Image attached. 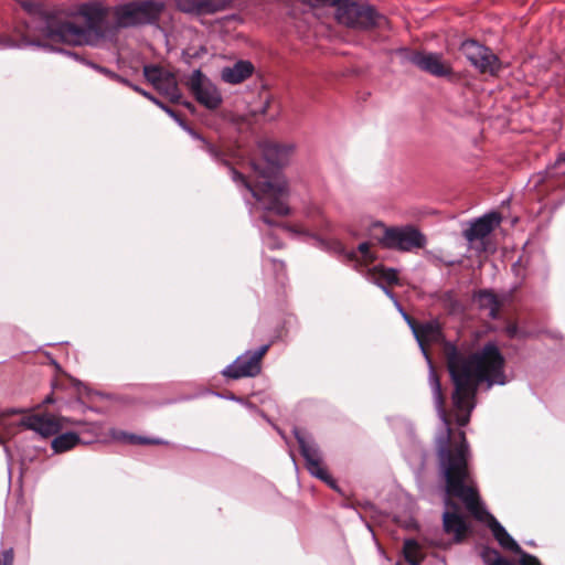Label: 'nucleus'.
I'll return each instance as SVG.
<instances>
[{
  "mask_svg": "<svg viewBox=\"0 0 565 565\" xmlns=\"http://www.w3.org/2000/svg\"><path fill=\"white\" fill-rule=\"evenodd\" d=\"M164 6L153 0L107 7L100 1L75 4L67 10L32 14L17 28L15 38H6L7 47L39 46L56 50L57 44L100 45L117 41L121 29L150 24Z\"/></svg>",
  "mask_w": 565,
  "mask_h": 565,
  "instance_id": "f257e3e1",
  "label": "nucleus"
},
{
  "mask_svg": "<svg viewBox=\"0 0 565 565\" xmlns=\"http://www.w3.org/2000/svg\"><path fill=\"white\" fill-rule=\"evenodd\" d=\"M429 384L433 398L445 433L438 437V459L443 477L446 479L449 495L460 500L467 511L478 521L487 522L494 539L507 550L518 552L520 546L498 520L483 507L477 483L468 466L469 448L463 431L454 434L445 409V399L439 379L430 369Z\"/></svg>",
  "mask_w": 565,
  "mask_h": 565,
  "instance_id": "f03ea898",
  "label": "nucleus"
},
{
  "mask_svg": "<svg viewBox=\"0 0 565 565\" xmlns=\"http://www.w3.org/2000/svg\"><path fill=\"white\" fill-rule=\"evenodd\" d=\"M447 366L455 385L451 396L454 417L459 426L469 423L479 384L503 385L507 382L504 358L498 347L489 342L480 351L468 354L451 342L444 347Z\"/></svg>",
  "mask_w": 565,
  "mask_h": 565,
  "instance_id": "7ed1b4c3",
  "label": "nucleus"
},
{
  "mask_svg": "<svg viewBox=\"0 0 565 565\" xmlns=\"http://www.w3.org/2000/svg\"><path fill=\"white\" fill-rule=\"evenodd\" d=\"M260 153L267 163V168L260 170L258 163L253 162L254 170L259 171V178L255 182H249L243 174L231 169L232 178L235 182L244 184L253 196L262 204L263 209L277 215H288L289 206L287 199L289 190L285 177L275 171V168L287 164L295 151L292 145H280L271 141H265L259 145Z\"/></svg>",
  "mask_w": 565,
  "mask_h": 565,
  "instance_id": "20e7f679",
  "label": "nucleus"
},
{
  "mask_svg": "<svg viewBox=\"0 0 565 565\" xmlns=\"http://www.w3.org/2000/svg\"><path fill=\"white\" fill-rule=\"evenodd\" d=\"M335 19L349 28L364 30L379 25L383 18L369 4L340 0L335 8Z\"/></svg>",
  "mask_w": 565,
  "mask_h": 565,
  "instance_id": "39448f33",
  "label": "nucleus"
},
{
  "mask_svg": "<svg viewBox=\"0 0 565 565\" xmlns=\"http://www.w3.org/2000/svg\"><path fill=\"white\" fill-rule=\"evenodd\" d=\"M380 243L386 248L409 252L414 248L424 247L426 238L413 226L385 227Z\"/></svg>",
  "mask_w": 565,
  "mask_h": 565,
  "instance_id": "423d86ee",
  "label": "nucleus"
},
{
  "mask_svg": "<svg viewBox=\"0 0 565 565\" xmlns=\"http://www.w3.org/2000/svg\"><path fill=\"white\" fill-rule=\"evenodd\" d=\"M268 348L269 345L265 344L256 351H247L239 355L223 371V375L234 380L258 375L262 370V360Z\"/></svg>",
  "mask_w": 565,
  "mask_h": 565,
  "instance_id": "0eeeda50",
  "label": "nucleus"
},
{
  "mask_svg": "<svg viewBox=\"0 0 565 565\" xmlns=\"http://www.w3.org/2000/svg\"><path fill=\"white\" fill-rule=\"evenodd\" d=\"M467 60L481 73L495 75L500 70V61L490 49L479 44L473 40H467L460 47Z\"/></svg>",
  "mask_w": 565,
  "mask_h": 565,
  "instance_id": "6e6552de",
  "label": "nucleus"
},
{
  "mask_svg": "<svg viewBox=\"0 0 565 565\" xmlns=\"http://www.w3.org/2000/svg\"><path fill=\"white\" fill-rule=\"evenodd\" d=\"M296 439L299 444L301 455L306 460V466L309 472L327 482L331 488L335 489L334 480H332L322 465V457L317 445L300 431H296Z\"/></svg>",
  "mask_w": 565,
  "mask_h": 565,
  "instance_id": "1a4fd4ad",
  "label": "nucleus"
},
{
  "mask_svg": "<svg viewBox=\"0 0 565 565\" xmlns=\"http://www.w3.org/2000/svg\"><path fill=\"white\" fill-rule=\"evenodd\" d=\"M146 79L171 102H178L181 97L175 76L159 66L146 65L143 67Z\"/></svg>",
  "mask_w": 565,
  "mask_h": 565,
  "instance_id": "9d476101",
  "label": "nucleus"
},
{
  "mask_svg": "<svg viewBox=\"0 0 565 565\" xmlns=\"http://www.w3.org/2000/svg\"><path fill=\"white\" fill-rule=\"evenodd\" d=\"M189 85L200 104L210 109H215L220 106L222 102L220 92L201 71H194L192 73Z\"/></svg>",
  "mask_w": 565,
  "mask_h": 565,
  "instance_id": "9b49d317",
  "label": "nucleus"
},
{
  "mask_svg": "<svg viewBox=\"0 0 565 565\" xmlns=\"http://www.w3.org/2000/svg\"><path fill=\"white\" fill-rule=\"evenodd\" d=\"M446 481V479L444 478ZM446 499L445 505L447 510L443 514L444 530L447 534L452 535L456 542H460L468 531V525L465 516L459 512V507L455 503L447 492V483L445 482Z\"/></svg>",
  "mask_w": 565,
  "mask_h": 565,
  "instance_id": "f8f14e48",
  "label": "nucleus"
},
{
  "mask_svg": "<svg viewBox=\"0 0 565 565\" xmlns=\"http://www.w3.org/2000/svg\"><path fill=\"white\" fill-rule=\"evenodd\" d=\"M14 425L33 430L43 438H49L57 434L62 428L57 418L51 414L25 413Z\"/></svg>",
  "mask_w": 565,
  "mask_h": 565,
  "instance_id": "ddd939ff",
  "label": "nucleus"
},
{
  "mask_svg": "<svg viewBox=\"0 0 565 565\" xmlns=\"http://www.w3.org/2000/svg\"><path fill=\"white\" fill-rule=\"evenodd\" d=\"M241 0H178V8L198 15L212 14L233 7H239Z\"/></svg>",
  "mask_w": 565,
  "mask_h": 565,
  "instance_id": "4468645a",
  "label": "nucleus"
},
{
  "mask_svg": "<svg viewBox=\"0 0 565 565\" xmlns=\"http://www.w3.org/2000/svg\"><path fill=\"white\" fill-rule=\"evenodd\" d=\"M404 317L407 319L423 353L428 359L426 347L431 343H438L443 340L440 324L435 320L427 321L424 323H416L415 321L411 320L405 313Z\"/></svg>",
  "mask_w": 565,
  "mask_h": 565,
  "instance_id": "2eb2a0df",
  "label": "nucleus"
},
{
  "mask_svg": "<svg viewBox=\"0 0 565 565\" xmlns=\"http://www.w3.org/2000/svg\"><path fill=\"white\" fill-rule=\"evenodd\" d=\"M411 61L420 70L437 77L451 74V66L443 61L440 54L415 52L412 54Z\"/></svg>",
  "mask_w": 565,
  "mask_h": 565,
  "instance_id": "dca6fc26",
  "label": "nucleus"
},
{
  "mask_svg": "<svg viewBox=\"0 0 565 565\" xmlns=\"http://www.w3.org/2000/svg\"><path fill=\"white\" fill-rule=\"evenodd\" d=\"M500 223V216L497 213L486 214L471 222L470 226L465 230L463 236L469 243L486 238L497 225Z\"/></svg>",
  "mask_w": 565,
  "mask_h": 565,
  "instance_id": "f3484780",
  "label": "nucleus"
},
{
  "mask_svg": "<svg viewBox=\"0 0 565 565\" xmlns=\"http://www.w3.org/2000/svg\"><path fill=\"white\" fill-rule=\"evenodd\" d=\"M366 278L370 281L381 286L383 288V290L385 291V294L390 298L394 299L393 294L386 287H384V285L397 284V280H398L397 270H395L393 268H386L382 265H376V266H373L372 268L367 269Z\"/></svg>",
  "mask_w": 565,
  "mask_h": 565,
  "instance_id": "a211bd4d",
  "label": "nucleus"
},
{
  "mask_svg": "<svg viewBox=\"0 0 565 565\" xmlns=\"http://www.w3.org/2000/svg\"><path fill=\"white\" fill-rule=\"evenodd\" d=\"M254 66L248 61H238L232 66L223 67L221 78L227 84L236 85L252 76Z\"/></svg>",
  "mask_w": 565,
  "mask_h": 565,
  "instance_id": "6ab92c4d",
  "label": "nucleus"
},
{
  "mask_svg": "<svg viewBox=\"0 0 565 565\" xmlns=\"http://www.w3.org/2000/svg\"><path fill=\"white\" fill-rule=\"evenodd\" d=\"M476 301L480 308L489 310L491 318H498L501 302L495 294L489 290H481L476 295Z\"/></svg>",
  "mask_w": 565,
  "mask_h": 565,
  "instance_id": "aec40b11",
  "label": "nucleus"
},
{
  "mask_svg": "<svg viewBox=\"0 0 565 565\" xmlns=\"http://www.w3.org/2000/svg\"><path fill=\"white\" fill-rule=\"evenodd\" d=\"M79 443V437L75 433H64L55 437L51 447L55 452H64L74 448Z\"/></svg>",
  "mask_w": 565,
  "mask_h": 565,
  "instance_id": "412c9836",
  "label": "nucleus"
},
{
  "mask_svg": "<svg viewBox=\"0 0 565 565\" xmlns=\"http://www.w3.org/2000/svg\"><path fill=\"white\" fill-rule=\"evenodd\" d=\"M326 248L334 255L341 257L344 262L355 260L358 257V254L354 252V249H347L342 242L338 239H330L327 242Z\"/></svg>",
  "mask_w": 565,
  "mask_h": 565,
  "instance_id": "4be33fe9",
  "label": "nucleus"
},
{
  "mask_svg": "<svg viewBox=\"0 0 565 565\" xmlns=\"http://www.w3.org/2000/svg\"><path fill=\"white\" fill-rule=\"evenodd\" d=\"M404 556L411 565H419L423 555L419 544L415 540H406L403 547Z\"/></svg>",
  "mask_w": 565,
  "mask_h": 565,
  "instance_id": "5701e85b",
  "label": "nucleus"
},
{
  "mask_svg": "<svg viewBox=\"0 0 565 565\" xmlns=\"http://www.w3.org/2000/svg\"><path fill=\"white\" fill-rule=\"evenodd\" d=\"M370 247H371L370 243H367V242L361 243L358 246V249H354V252H356V254H358L356 259L348 260V263H354L356 267L372 263L375 259V257L371 253Z\"/></svg>",
  "mask_w": 565,
  "mask_h": 565,
  "instance_id": "b1692460",
  "label": "nucleus"
},
{
  "mask_svg": "<svg viewBox=\"0 0 565 565\" xmlns=\"http://www.w3.org/2000/svg\"><path fill=\"white\" fill-rule=\"evenodd\" d=\"M113 437L117 440H121V441H125L128 444H134V445H136V444H139V445L162 444V441L160 439H149V438L140 437L137 435L127 434L124 431L114 433Z\"/></svg>",
  "mask_w": 565,
  "mask_h": 565,
  "instance_id": "393cba45",
  "label": "nucleus"
},
{
  "mask_svg": "<svg viewBox=\"0 0 565 565\" xmlns=\"http://www.w3.org/2000/svg\"><path fill=\"white\" fill-rule=\"evenodd\" d=\"M303 3L312 7V8H324V7H333L337 8L340 3V0H302Z\"/></svg>",
  "mask_w": 565,
  "mask_h": 565,
  "instance_id": "a878e982",
  "label": "nucleus"
},
{
  "mask_svg": "<svg viewBox=\"0 0 565 565\" xmlns=\"http://www.w3.org/2000/svg\"><path fill=\"white\" fill-rule=\"evenodd\" d=\"M204 148L214 160L226 163L225 160L223 159L221 150L217 149L215 146L204 141Z\"/></svg>",
  "mask_w": 565,
  "mask_h": 565,
  "instance_id": "bb28decb",
  "label": "nucleus"
},
{
  "mask_svg": "<svg viewBox=\"0 0 565 565\" xmlns=\"http://www.w3.org/2000/svg\"><path fill=\"white\" fill-rule=\"evenodd\" d=\"M13 564V550H4L0 552V565H12Z\"/></svg>",
  "mask_w": 565,
  "mask_h": 565,
  "instance_id": "cd10ccee",
  "label": "nucleus"
},
{
  "mask_svg": "<svg viewBox=\"0 0 565 565\" xmlns=\"http://www.w3.org/2000/svg\"><path fill=\"white\" fill-rule=\"evenodd\" d=\"M142 96L151 100L153 104L162 108L164 111H167L170 116L174 117V113L167 106H164L159 99H157L153 95H151L148 92H142Z\"/></svg>",
  "mask_w": 565,
  "mask_h": 565,
  "instance_id": "c85d7f7f",
  "label": "nucleus"
},
{
  "mask_svg": "<svg viewBox=\"0 0 565 565\" xmlns=\"http://www.w3.org/2000/svg\"><path fill=\"white\" fill-rule=\"evenodd\" d=\"M116 79H117L119 83H121V84H124V85H126V86L130 87V88H131V89H134L135 92L139 93L140 95H142V92H145L142 88H140L139 86H137V85L132 84V83H131L130 81H128L127 78H124V77H120V76H116Z\"/></svg>",
  "mask_w": 565,
  "mask_h": 565,
  "instance_id": "c756f323",
  "label": "nucleus"
},
{
  "mask_svg": "<svg viewBox=\"0 0 565 565\" xmlns=\"http://www.w3.org/2000/svg\"><path fill=\"white\" fill-rule=\"evenodd\" d=\"M522 564L523 565H541L536 557L529 555V554H525L522 557Z\"/></svg>",
  "mask_w": 565,
  "mask_h": 565,
  "instance_id": "7c9ffc66",
  "label": "nucleus"
},
{
  "mask_svg": "<svg viewBox=\"0 0 565 565\" xmlns=\"http://www.w3.org/2000/svg\"><path fill=\"white\" fill-rule=\"evenodd\" d=\"M490 565H511L509 561L498 556Z\"/></svg>",
  "mask_w": 565,
  "mask_h": 565,
  "instance_id": "2f4dec72",
  "label": "nucleus"
},
{
  "mask_svg": "<svg viewBox=\"0 0 565 565\" xmlns=\"http://www.w3.org/2000/svg\"><path fill=\"white\" fill-rule=\"evenodd\" d=\"M508 332H509V334H510L511 337H514V335H515V333H516V327H515V326H510V327L508 328Z\"/></svg>",
  "mask_w": 565,
  "mask_h": 565,
  "instance_id": "473e14b6",
  "label": "nucleus"
},
{
  "mask_svg": "<svg viewBox=\"0 0 565 565\" xmlns=\"http://www.w3.org/2000/svg\"><path fill=\"white\" fill-rule=\"evenodd\" d=\"M54 403V398L52 395H49L44 398L43 404H52Z\"/></svg>",
  "mask_w": 565,
  "mask_h": 565,
  "instance_id": "72a5a7b5",
  "label": "nucleus"
},
{
  "mask_svg": "<svg viewBox=\"0 0 565 565\" xmlns=\"http://www.w3.org/2000/svg\"><path fill=\"white\" fill-rule=\"evenodd\" d=\"M23 8H24L28 12L32 13L33 6H32L31 3H29V2L23 3Z\"/></svg>",
  "mask_w": 565,
  "mask_h": 565,
  "instance_id": "f704fd0d",
  "label": "nucleus"
},
{
  "mask_svg": "<svg viewBox=\"0 0 565 565\" xmlns=\"http://www.w3.org/2000/svg\"><path fill=\"white\" fill-rule=\"evenodd\" d=\"M9 414H24L23 409H11Z\"/></svg>",
  "mask_w": 565,
  "mask_h": 565,
  "instance_id": "c9c22d12",
  "label": "nucleus"
},
{
  "mask_svg": "<svg viewBox=\"0 0 565 565\" xmlns=\"http://www.w3.org/2000/svg\"><path fill=\"white\" fill-rule=\"evenodd\" d=\"M565 162V152L561 154V157L557 160V163Z\"/></svg>",
  "mask_w": 565,
  "mask_h": 565,
  "instance_id": "e433bc0d",
  "label": "nucleus"
},
{
  "mask_svg": "<svg viewBox=\"0 0 565 565\" xmlns=\"http://www.w3.org/2000/svg\"><path fill=\"white\" fill-rule=\"evenodd\" d=\"M263 221H264L265 223H268V224H269V221L267 220V217H266V216H264V217H263Z\"/></svg>",
  "mask_w": 565,
  "mask_h": 565,
  "instance_id": "4c0bfd02",
  "label": "nucleus"
}]
</instances>
